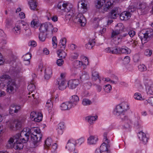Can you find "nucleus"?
I'll return each instance as SVG.
<instances>
[{
  "label": "nucleus",
  "instance_id": "nucleus-1",
  "mask_svg": "<svg viewBox=\"0 0 153 153\" xmlns=\"http://www.w3.org/2000/svg\"><path fill=\"white\" fill-rule=\"evenodd\" d=\"M30 133L25 131H22L20 134H17L13 138H10L8 143L11 145L13 142V147L16 149H21L23 147V143H26L29 139Z\"/></svg>",
  "mask_w": 153,
  "mask_h": 153
},
{
  "label": "nucleus",
  "instance_id": "nucleus-2",
  "mask_svg": "<svg viewBox=\"0 0 153 153\" xmlns=\"http://www.w3.org/2000/svg\"><path fill=\"white\" fill-rule=\"evenodd\" d=\"M124 106L123 103H121L117 105L114 110V114L117 116H120L123 121L124 118Z\"/></svg>",
  "mask_w": 153,
  "mask_h": 153
},
{
  "label": "nucleus",
  "instance_id": "nucleus-3",
  "mask_svg": "<svg viewBox=\"0 0 153 153\" xmlns=\"http://www.w3.org/2000/svg\"><path fill=\"white\" fill-rule=\"evenodd\" d=\"M107 133L106 132L103 134L104 142L100 146V150L101 152V153L106 152L109 150L108 148L110 147V146L109 144V141L107 138Z\"/></svg>",
  "mask_w": 153,
  "mask_h": 153
},
{
  "label": "nucleus",
  "instance_id": "nucleus-4",
  "mask_svg": "<svg viewBox=\"0 0 153 153\" xmlns=\"http://www.w3.org/2000/svg\"><path fill=\"white\" fill-rule=\"evenodd\" d=\"M153 35V30L152 29L147 30L144 33H140L139 36L141 39L142 43H145L147 41L148 38Z\"/></svg>",
  "mask_w": 153,
  "mask_h": 153
},
{
  "label": "nucleus",
  "instance_id": "nucleus-5",
  "mask_svg": "<svg viewBox=\"0 0 153 153\" xmlns=\"http://www.w3.org/2000/svg\"><path fill=\"white\" fill-rule=\"evenodd\" d=\"M23 121L17 120L16 121L8 122L7 123V126L13 130H17L20 128L22 126V125Z\"/></svg>",
  "mask_w": 153,
  "mask_h": 153
},
{
  "label": "nucleus",
  "instance_id": "nucleus-6",
  "mask_svg": "<svg viewBox=\"0 0 153 153\" xmlns=\"http://www.w3.org/2000/svg\"><path fill=\"white\" fill-rule=\"evenodd\" d=\"M145 85L147 94L149 95H153V82L150 79L146 80Z\"/></svg>",
  "mask_w": 153,
  "mask_h": 153
},
{
  "label": "nucleus",
  "instance_id": "nucleus-7",
  "mask_svg": "<svg viewBox=\"0 0 153 153\" xmlns=\"http://www.w3.org/2000/svg\"><path fill=\"white\" fill-rule=\"evenodd\" d=\"M6 91L9 94L13 93L16 91L17 85L14 80L7 83Z\"/></svg>",
  "mask_w": 153,
  "mask_h": 153
},
{
  "label": "nucleus",
  "instance_id": "nucleus-8",
  "mask_svg": "<svg viewBox=\"0 0 153 153\" xmlns=\"http://www.w3.org/2000/svg\"><path fill=\"white\" fill-rule=\"evenodd\" d=\"M22 25H25L27 27L28 26L26 22L23 21H19L16 23L15 26L13 28V30L17 35L19 34L21 32V29L22 28Z\"/></svg>",
  "mask_w": 153,
  "mask_h": 153
},
{
  "label": "nucleus",
  "instance_id": "nucleus-9",
  "mask_svg": "<svg viewBox=\"0 0 153 153\" xmlns=\"http://www.w3.org/2000/svg\"><path fill=\"white\" fill-rule=\"evenodd\" d=\"M74 21L82 26H84L86 23L85 18L81 13H79L75 16Z\"/></svg>",
  "mask_w": 153,
  "mask_h": 153
},
{
  "label": "nucleus",
  "instance_id": "nucleus-10",
  "mask_svg": "<svg viewBox=\"0 0 153 153\" xmlns=\"http://www.w3.org/2000/svg\"><path fill=\"white\" fill-rule=\"evenodd\" d=\"M53 25L50 23H45L42 24L39 28L40 33H44L45 32L53 28Z\"/></svg>",
  "mask_w": 153,
  "mask_h": 153
},
{
  "label": "nucleus",
  "instance_id": "nucleus-11",
  "mask_svg": "<svg viewBox=\"0 0 153 153\" xmlns=\"http://www.w3.org/2000/svg\"><path fill=\"white\" fill-rule=\"evenodd\" d=\"M138 8L141 11L142 14H143L148 13L150 9L149 7L144 2H141L139 3Z\"/></svg>",
  "mask_w": 153,
  "mask_h": 153
},
{
  "label": "nucleus",
  "instance_id": "nucleus-12",
  "mask_svg": "<svg viewBox=\"0 0 153 153\" xmlns=\"http://www.w3.org/2000/svg\"><path fill=\"white\" fill-rule=\"evenodd\" d=\"M42 136V134H38L37 136L34 134L30 135L31 140L33 142L35 147L38 145V143L41 140Z\"/></svg>",
  "mask_w": 153,
  "mask_h": 153
},
{
  "label": "nucleus",
  "instance_id": "nucleus-13",
  "mask_svg": "<svg viewBox=\"0 0 153 153\" xmlns=\"http://www.w3.org/2000/svg\"><path fill=\"white\" fill-rule=\"evenodd\" d=\"M66 80L57 79L56 80V84L58 85V87L59 90H63L66 88Z\"/></svg>",
  "mask_w": 153,
  "mask_h": 153
},
{
  "label": "nucleus",
  "instance_id": "nucleus-14",
  "mask_svg": "<svg viewBox=\"0 0 153 153\" xmlns=\"http://www.w3.org/2000/svg\"><path fill=\"white\" fill-rule=\"evenodd\" d=\"M138 136L141 143L144 144H146L147 143L148 138L144 132L141 131H140L138 134Z\"/></svg>",
  "mask_w": 153,
  "mask_h": 153
},
{
  "label": "nucleus",
  "instance_id": "nucleus-15",
  "mask_svg": "<svg viewBox=\"0 0 153 153\" xmlns=\"http://www.w3.org/2000/svg\"><path fill=\"white\" fill-rule=\"evenodd\" d=\"M118 9L117 8H114L112 9L108 14V18L111 19H116L119 15Z\"/></svg>",
  "mask_w": 153,
  "mask_h": 153
},
{
  "label": "nucleus",
  "instance_id": "nucleus-16",
  "mask_svg": "<svg viewBox=\"0 0 153 153\" xmlns=\"http://www.w3.org/2000/svg\"><path fill=\"white\" fill-rule=\"evenodd\" d=\"M79 81L78 79H74L70 80L68 83V87L69 88H75L79 85Z\"/></svg>",
  "mask_w": 153,
  "mask_h": 153
},
{
  "label": "nucleus",
  "instance_id": "nucleus-17",
  "mask_svg": "<svg viewBox=\"0 0 153 153\" xmlns=\"http://www.w3.org/2000/svg\"><path fill=\"white\" fill-rule=\"evenodd\" d=\"M66 148L71 151H74L75 149V145L74 141L72 140H68ZM73 153H76L74 152Z\"/></svg>",
  "mask_w": 153,
  "mask_h": 153
},
{
  "label": "nucleus",
  "instance_id": "nucleus-18",
  "mask_svg": "<svg viewBox=\"0 0 153 153\" xmlns=\"http://www.w3.org/2000/svg\"><path fill=\"white\" fill-rule=\"evenodd\" d=\"M136 10V8L134 5H131L129 6L128 10L125 13V16H126V19L128 20L130 18L131 14L130 12H133Z\"/></svg>",
  "mask_w": 153,
  "mask_h": 153
},
{
  "label": "nucleus",
  "instance_id": "nucleus-19",
  "mask_svg": "<svg viewBox=\"0 0 153 153\" xmlns=\"http://www.w3.org/2000/svg\"><path fill=\"white\" fill-rule=\"evenodd\" d=\"M79 100L78 97L76 95H74L71 96L70 101L69 102L71 103V105H72L73 107H74L76 105Z\"/></svg>",
  "mask_w": 153,
  "mask_h": 153
},
{
  "label": "nucleus",
  "instance_id": "nucleus-20",
  "mask_svg": "<svg viewBox=\"0 0 153 153\" xmlns=\"http://www.w3.org/2000/svg\"><path fill=\"white\" fill-rule=\"evenodd\" d=\"M0 80L2 82H5L8 83L11 81L13 80L9 75L7 74H4L0 77Z\"/></svg>",
  "mask_w": 153,
  "mask_h": 153
},
{
  "label": "nucleus",
  "instance_id": "nucleus-21",
  "mask_svg": "<svg viewBox=\"0 0 153 153\" xmlns=\"http://www.w3.org/2000/svg\"><path fill=\"white\" fill-rule=\"evenodd\" d=\"M61 109L63 110H66L69 109L73 107L71 103L68 102H64L62 103L61 105Z\"/></svg>",
  "mask_w": 153,
  "mask_h": 153
},
{
  "label": "nucleus",
  "instance_id": "nucleus-22",
  "mask_svg": "<svg viewBox=\"0 0 153 153\" xmlns=\"http://www.w3.org/2000/svg\"><path fill=\"white\" fill-rule=\"evenodd\" d=\"M52 70L51 68H48L45 70V78L46 79H48L52 75Z\"/></svg>",
  "mask_w": 153,
  "mask_h": 153
},
{
  "label": "nucleus",
  "instance_id": "nucleus-23",
  "mask_svg": "<svg viewBox=\"0 0 153 153\" xmlns=\"http://www.w3.org/2000/svg\"><path fill=\"white\" fill-rule=\"evenodd\" d=\"M98 138L97 136H91L88 139V143L89 144H95Z\"/></svg>",
  "mask_w": 153,
  "mask_h": 153
},
{
  "label": "nucleus",
  "instance_id": "nucleus-24",
  "mask_svg": "<svg viewBox=\"0 0 153 153\" xmlns=\"http://www.w3.org/2000/svg\"><path fill=\"white\" fill-rule=\"evenodd\" d=\"M145 105H147L148 103L153 107L152 109L150 110L149 111L152 114H153V97H149L147 100H145L144 102Z\"/></svg>",
  "mask_w": 153,
  "mask_h": 153
},
{
  "label": "nucleus",
  "instance_id": "nucleus-25",
  "mask_svg": "<svg viewBox=\"0 0 153 153\" xmlns=\"http://www.w3.org/2000/svg\"><path fill=\"white\" fill-rule=\"evenodd\" d=\"M73 66L75 69H79L82 67L83 68V62L78 60L74 61L73 62Z\"/></svg>",
  "mask_w": 153,
  "mask_h": 153
},
{
  "label": "nucleus",
  "instance_id": "nucleus-26",
  "mask_svg": "<svg viewBox=\"0 0 153 153\" xmlns=\"http://www.w3.org/2000/svg\"><path fill=\"white\" fill-rule=\"evenodd\" d=\"M38 18L37 16L34 15L33 16L32 21L31 22V25L32 27H37L38 25Z\"/></svg>",
  "mask_w": 153,
  "mask_h": 153
},
{
  "label": "nucleus",
  "instance_id": "nucleus-27",
  "mask_svg": "<svg viewBox=\"0 0 153 153\" xmlns=\"http://www.w3.org/2000/svg\"><path fill=\"white\" fill-rule=\"evenodd\" d=\"M27 89L29 91L28 94V95H29L28 97H31V96H30V92H31V93H32L35 90V87L34 85L32 83L29 84L27 86Z\"/></svg>",
  "mask_w": 153,
  "mask_h": 153
},
{
  "label": "nucleus",
  "instance_id": "nucleus-28",
  "mask_svg": "<svg viewBox=\"0 0 153 153\" xmlns=\"http://www.w3.org/2000/svg\"><path fill=\"white\" fill-rule=\"evenodd\" d=\"M30 135H35L37 136L38 134H42L39 129L38 128H32L30 130Z\"/></svg>",
  "mask_w": 153,
  "mask_h": 153
},
{
  "label": "nucleus",
  "instance_id": "nucleus-29",
  "mask_svg": "<svg viewBox=\"0 0 153 153\" xmlns=\"http://www.w3.org/2000/svg\"><path fill=\"white\" fill-rule=\"evenodd\" d=\"M63 10L67 13L68 12H70L71 11L73 12H74L73 10V6L71 4L68 3H67L66 4L65 7V9Z\"/></svg>",
  "mask_w": 153,
  "mask_h": 153
},
{
  "label": "nucleus",
  "instance_id": "nucleus-30",
  "mask_svg": "<svg viewBox=\"0 0 153 153\" xmlns=\"http://www.w3.org/2000/svg\"><path fill=\"white\" fill-rule=\"evenodd\" d=\"M52 143V140L50 138L48 137L45 141L44 147L46 149L50 148V146Z\"/></svg>",
  "mask_w": 153,
  "mask_h": 153
},
{
  "label": "nucleus",
  "instance_id": "nucleus-31",
  "mask_svg": "<svg viewBox=\"0 0 153 153\" xmlns=\"http://www.w3.org/2000/svg\"><path fill=\"white\" fill-rule=\"evenodd\" d=\"M42 118V115L40 113H37L36 114V116H34V117L33 119V120L35 122H39L41 121Z\"/></svg>",
  "mask_w": 153,
  "mask_h": 153
},
{
  "label": "nucleus",
  "instance_id": "nucleus-32",
  "mask_svg": "<svg viewBox=\"0 0 153 153\" xmlns=\"http://www.w3.org/2000/svg\"><path fill=\"white\" fill-rule=\"evenodd\" d=\"M30 8L33 10H35L36 9L37 4L36 1L34 0H31L28 2Z\"/></svg>",
  "mask_w": 153,
  "mask_h": 153
},
{
  "label": "nucleus",
  "instance_id": "nucleus-33",
  "mask_svg": "<svg viewBox=\"0 0 153 153\" xmlns=\"http://www.w3.org/2000/svg\"><path fill=\"white\" fill-rule=\"evenodd\" d=\"M97 117V116H89L86 117V120L90 124L93 123L96 120Z\"/></svg>",
  "mask_w": 153,
  "mask_h": 153
},
{
  "label": "nucleus",
  "instance_id": "nucleus-34",
  "mask_svg": "<svg viewBox=\"0 0 153 153\" xmlns=\"http://www.w3.org/2000/svg\"><path fill=\"white\" fill-rule=\"evenodd\" d=\"M89 78V76L88 73L86 72H83L82 73V75L80 76V79L81 81H83L88 79Z\"/></svg>",
  "mask_w": 153,
  "mask_h": 153
},
{
  "label": "nucleus",
  "instance_id": "nucleus-35",
  "mask_svg": "<svg viewBox=\"0 0 153 153\" xmlns=\"http://www.w3.org/2000/svg\"><path fill=\"white\" fill-rule=\"evenodd\" d=\"M95 44L94 39H93L89 40V42L85 45V47L87 49H91L94 46Z\"/></svg>",
  "mask_w": 153,
  "mask_h": 153
},
{
  "label": "nucleus",
  "instance_id": "nucleus-36",
  "mask_svg": "<svg viewBox=\"0 0 153 153\" xmlns=\"http://www.w3.org/2000/svg\"><path fill=\"white\" fill-rule=\"evenodd\" d=\"M92 79L94 80H96L97 79H99V82L101 81L99 74L97 72L93 71L92 72Z\"/></svg>",
  "mask_w": 153,
  "mask_h": 153
},
{
  "label": "nucleus",
  "instance_id": "nucleus-37",
  "mask_svg": "<svg viewBox=\"0 0 153 153\" xmlns=\"http://www.w3.org/2000/svg\"><path fill=\"white\" fill-rule=\"evenodd\" d=\"M107 49V51L109 52H111L113 54L118 53L120 52V51H118L119 48H108Z\"/></svg>",
  "mask_w": 153,
  "mask_h": 153
},
{
  "label": "nucleus",
  "instance_id": "nucleus-38",
  "mask_svg": "<svg viewBox=\"0 0 153 153\" xmlns=\"http://www.w3.org/2000/svg\"><path fill=\"white\" fill-rule=\"evenodd\" d=\"M106 1V0H97L96 4V7L97 8H100Z\"/></svg>",
  "mask_w": 153,
  "mask_h": 153
},
{
  "label": "nucleus",
  "instance_id": "nucleus-39",
  "mask_svg": "<svg viewBox=\"0 0 153 153\" xmlns=\"http://www.w3.org/2000/svg\"><path fill=\"white\" fill-rule=\"evenodd\" d=\"M57 54L59 57L62 58H64L66 56V53L64 51L59 50L57 51Z\"/></svg>",
  "mask_w": 153,
  "mask_h": 153
},
{
  "label": "nucleus",
  "instance_id": "nucleus-40",
  "mask_svg": "<svg viewBox=\"0 0 153 153\" xmlns=\"http://www.w3.org/2000/svg\"><path fill=\"white\" fill-rule=\"evenodd\" d=\"M31 57V54L29 53H27L24 56V61L25 62L27 61V64H29L30 63V60Z\"/></svg>",
  "mask_w": 153,
  "mask_h": 153
},
{
  "label": "nucleus",
  "instance_id": "nucleus-41",
  "mask_svg": "<svg viewBox=\"0 0 153 153\" xmlns=\"http://www.w3.org/2000/svg\"><path fill=\"white\" fill-rule=\"evenodd\" d=\"M67 4L65 2H60L58 3L57 5V7L59 9L63 10Z\"/></svg>",
  "mask_w": 153,
  "mask_h": 153
},
{
  "label": "nucleus",
  "instance_id": "nucleus-42",
  "mask_svg": "<svg viewBox=\"0 0 153 153\" xmlns=\"http://www.w3.org/2000/svg\"><path fill=\"white\" fill-rule=\"evenodd\" d=\"M92 103L91 100L86 98L83 99L82 101V104L84 106L89 105Z\"/></svg>",
  "mask_w": 153,
  "mask_h": 153
},
{
  "label": "nucleus",
  "instance_id": "nucleus-43",
  "mask_svg": "<svg viewBox=\"0 0 153 153\" xmlns=\"http://www.w3.org/2000/svg\"><path fill=\"white\" fill-rule=\"evenodd\" d=\"M131 121L128 117L125 116V128H128L130 127Z\"/></svg>",
  "mask_w": 153,
  "mask_h": 153
},
{
  "label": "nucleus",
  "instance_id": "nucleus-44",
  "mask_svg": "<svg viewBox=\"0 0 153 153\" xmlns=\"http://www.w3.org/2000/svg\"><path fill=\"white\" fill-rule=\"evenodd\" d=\"M53 106V104L52 101L51 99L48 100L46 104V107L50 110H51Z\"/></svg>",
  "mask_w": 153,
  "mask_h": 153
},
{
  "label": "nucleus",
  "instance_id": "nucleus-45",
  "mask_svg": "<svg viewBox=\"0 0 153 153\" xmlns=\"http://www.w3.org/2000/svg\"><path fill=\"white\" fill-rule=\"evenodd\" d=\"M137 44V41L132 40L130 41H128L126 42V45L127 46H129L131 45L133 48H134Z\"/></svg>",
  "mask_w": 153,
  "mask_h": 153
},
{
  "label": "nucleus",
  "instance_id": "nucleus-46",
  "mask_svg": "<svg viewBox=\"0 0 153 153\" xmlns=\"http://www.w3.org/2000/svg\"><path fill=\"white\" fill-rule=\"evenodd\" d=\"M74 13V12H73L71 11L70 12L67 13L65 16L66 19L67 20H69L73 16Z\"/></svg>",
  "mask_w": 153,
  "mask_h": 153
},
{
  "label": "nucleus",
  "instance_id": "nucleus-47",
  "mask_svg": "<svg viewBox=\"0 0 153 153\" xmlns=\"http://www.w3.org/2000/svg\"><path fill=\"white\" fill-rule=\"evenodd\" d=\"M117 26H116L117 27H118V28H117L116 30H118L120 31V33L124 30V26L121 23H119L117 25Z\"/></svg>",
  "mask_w": 153,
  "mask_h": 153
},
{
  "label": "nucleus",
  "instance_id": "nucleus-48",
  "mask_svg": "<svg viewBox=\"0 0 153 153\" xmlns=\"http://www.w3.org/2000/svg\"><path fill=\"white\" fill-rule=\"evenodd\" d=\"M80 3L81 5V8L84 9H86L87 8V4L86 3V2L85 0H81L79 2V3Z\"/></svg>",
  "mask_w": 153,
  "mask_h": 153
},
{
  "label": "nucleus",
  "instance_id": "nucleus-49",
  "mask_svg": "<svg viewBox=\"0 0 153 153\" xmlns=\"http://www.w3.org/2000/svg\"><path fill=\"white\" fill-rule=\"evenodd\" d=\"M16 109L15 108V105L14 104L11 105L9 108V112L10 114H13L16 112Z\"/></svg>",
  "mask_w": 153,
  "mask_h": 153
},
{
  "label": "nucleus",
  "instance_id": "nucleus-50",
  "mask_svg": "<svg viewBox=\"0 0 153 153\" xmlns=\"http://www.w3.org/2000/svg\"><path fill=\"white\" fill-rule=\"evenodd\" d=\"M120 33V31L116 29L114 30H113L111 36L112 38H115L116 37V36Z\"/></svg>",
  "mask_w": 153,
  "mask_h": 153
},
{
  "label": "nucleus",
  "instance_id": "nucleus-51",
  "mask_svg": "<svg viewBox=\"0 0 153 153\" xmlns=\"http://www.w3.org/2000/svg\"><path fill=\"white\" fill-rule=\"evenodd\" d=\"M105 91L107 93H109L111 89V85L109 84L106 85L104 87Z\"/></svg>",
  "mask_w": 153,
  "mask_h": 153
},
{
  "label": "nucleus",
  "instance_id": "nucleus-52",
  "mask_svg": "<svg viewBox=\"0 0 153 153\" xmlns=\"http://www.w3.org/2000/svg\"><path fill=\"white\" fill-rule=\"evenodd\" d=\"M134 98L136 100H143L142 98L141 95L139 93H136L134 95Z\"/></svg>",
  "mask_w": 153,
  "mask_h": 153
},
{
  "label": "nucleus",
  "instance_id": "nucleus-53",
  "mask_svg": "<svg viewBox=\"0 0 153 153\" xmlns=\"http://www.w3.org/2000/svg\"><path fill=\"white\" fill-rule=\"evenodd\" d=\"M139 70L141 71H143L146 70V67L144 65L142 64L139 65L138 66Z\"/></svg>",
  "mask_w": 153,
  "mask_h": 153
},
{
  "label": "nucleus",
  "instance_id": "nucleus-54",
  "mask_svg": "<svg viewBox=\"0 0 153 153\" xmlns=\"http://www.w3.org/2000/svg\"><path fill=\"white\" fill-rule=\"evenodd\" d=\"M114 2V0H109V1H108L106 2L105 4L107 8H109L113 4Z\"/></svg>",
  "mask_w": 153,
  "mask_h": 153
},
{
  "label": "nucleus",
  "instance_id": "nucleus-55",
  "mask_svg": "<svg viewBox=\"0 0 153 153\" xmlns=\"http://www.w3.org/2000/svg\"><path fill=\"white\" fill-rule=\"evenodd\" d=\"M84 141L83 138H81L78 140L74 141L75 145L79 144V145H81Z\"/></svg>",
  "mask_w": 153,
  "mask_h": 153
},
{
  "label": "nucleus",
  "instance_id": "nucleus-56",
  "mask_svg": "<svg viewBox=\"0 0 153 153\" xmlns=\"http://www.w3.org/2000/svg\"><path fill=\"white\" fill-rule=\"evenodd\" d=\"M39 37L40 40L42 42H44L45 40V38L44 36V33H40L39 34Z\"/></svg>",
  "mask_w": 153,
  "mask_h": 153
},
{
  "label": "nucleus",
  "instance_id": "nucleus-57",
  "mask_svg": "<svg viewBox=\"0 0 153 153\" xmlns=\"http://www.w3.org/2000/svg\"><path fill=\"white\" fill-rule=\"evenodd\" d=\"M64 63V60L62 59H57L56 62L57 65L59 66H61Z\"/></svg>",
  "mask_w": 153,
  "mask_h": 153
},
{
  "label": "nucleus",
  "instance_id": "nucleus-58",
  "mask_svg": "<svg viewBox=\"0 0 153 153\" xmlns=\"http://www.w3.org/2000/svg\"><path fill=\"white\" fill-rule=\"evenodd\" d=\"M128 32V34L131 37H133L135 34V32L133 30H130L129 31L127 30Z\"/></svg>",
  "mask_w": 153,
  "mask_h": 153
},
{
  "label": "nucleus",
  "instance_id": "nucleus-59",
  "mask_svg": "<svg viewBox=\"0 0 153 153\" xmlns=\"http://www.w3.org/2000/svg\"><path fill=\"white\" fill-rule=\"evenodd\" d=\"M85 59V62L84 63L83 62V69H85L86 67V65H88V58L86 57H85L84 58Z\"/></svg>",
  "mask_w": 153,
  "mask_h": 153
},
{
  "label": "nucleus",
  "instance_id": "nucleus-60",
  "mask_svg": "<svg viewBox=\"0 0 153 153\" xmlns=\"http://www.w3.org/2000/svg\"><path fill=\"white\" fill-rule=\"evenodd\" d=\"M142 122L141 121H139L135 123L134 126L137 128H139L142 126Z\"/></svg>",
  "mask_w": 153,
  "mask_h": 153
},
{
  "label": "nucleus",
  "instance_id": "nucleus-61",
  "mask_svg": "<svg viewBox=\"0 0 153 153\" xmlns=\"http://www.w3.org/2000/svg\"><path fill=\"white\" fill-rule=\"evenodd\" d=\"M28 45L31 47H35L36 46V43L35 41H31L28 43Z\"/></svg>",
  "mask_w": 153,
  "mask_h": 153
},
{
  "label": "nucleus",
  "instance_id": "nucleus-62",
  "mask_svg": "<svg viewBox=\"0 0 153 153\" xmlns=\"http://www.w3.org/2000/svg\"><path fill=\"white\" fill-rule=\"evenodd\" d=\"M133 60L135 62H138L140 59L139 56L138 54L135 55L133 57Z\"/></svg>",
  "mask_w": 153,
  "mask_h": 153
},
{
  "label": "nucleus",
  "instance_id": "nucleus-63",
  "mask_svg": "<svg viewBox=\"0 0 153 153\" xmlns=\"http://www.w3.org/2000/svg\"><path fill=\"white\" fill-rule=\"evenodd\" d=\"M144 54L146 56H150L152 54V51L149 49H147L145 51Z\"/></svg>",
  "mask_w": 153,
  "mask_h": 153
},
{
  "label": "nucleus",
  "instance_id": "nucleus-64",
  "mask_svg": "<svg viewBox=\"0 0 153 153\" xmlns=\"http://www.w3.org/2000/svg\"><path fill=\"white\" fill-rule=\"evenodd\" d=\"M66 42V39L65 38H64L61 39L60 44V45H62V46H64Z\"/></svg>",
  "mask_w": 153,
  "mask_h": 153
}]
</instances>
